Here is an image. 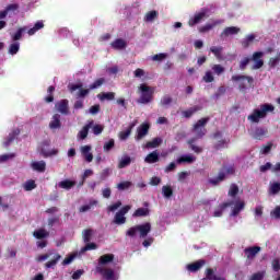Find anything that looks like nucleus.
Listing matches in <instances>:
<instances>
[{"label": "nucleus", "mask_w": 280, "mask_h": 280, "mask_svg": "<svg viewBox=\"0 0 280 280\" xmlns=\"http://www.w3.org/2000/svg\"><path fill=\"white\" fill-rule=\"evenodd\" d=\"M235 34H240V27L237 26H229L223 30L221 36H233Z\"/></svg>", "instance_id": "nucleus-29"}, {"label": "nucleus", "mask_w": 280, "mask_h": 280, "mask_svg": "<svg viewBox=\"0 0 280 280\" xmlns=\"http://www.w3.org/2000/svg\"><path fill=\"white\" fill-rule=\"evenodd\" d=\"M31 166H32V170L39 173H43L47 170V163H45V161L33 162Z\"/></svg>", "instance_id": "nucleus-26"}, {"label": "nucleus", "mask_w": 280, "mask_h": 280, "mask_svg": "<svg viewBox=\"0 0 280 280\" xmlns=\"http://www.w3.org/2000/svg\"><path fill=\"white\" fill-rule=\"evenodd\" d=\"M75 185H77L75 180L63 179V180L58 183V188L59 189H65L66 191H69L71 189H73V187H75Z\"/></svg>", "instance_id": "nucleus-17"}, {"label": "nucleus", "mask_w": 280, "mask_h": 280, "mask_svg": "<svg viewBox=\"0 0 280 280\" xmlns=\"http://www.w3.org/2000/svg\"><path fill=\"white\" fill-rule=\"evenodd\" d=\"M203 280H226V278L215 275L213 269L208 268L206 269V278Z\"/></svg>", "instance_id": "nucleus-22"}, {"label": "nucleus", "mask_w": 280, "mask_h": 280, "mask_svg": "<svg viewBox=\"0 0 280 280\" xmlns=\"http://www.w3.org/2000/svg\"><path fill=\"white\" fill-rule=\"evenodd\" d=\"M16 10H19V4L12 3L7 5L4 10L0 11V30H3L8 25L3 19H5L10 12H16Z\"/></svg>", "instance_id": "nucleus-5"}, {"label": "nucleus", "mask_w": 280, "mask_h": 280, "mask_svg": "<svg viewBox=\"0 0 280 280\" xmlns=\"http://www.w3.org/2000/svg\"><path fill=\"white\" fill-rule=\"evenodd\" d=\"M242 80H246L248 84H253L255 82V79L249 75H244V74H237V75H232V82H242Z\"/></svg>", "instance_id": "nucleus-28"}, {"label": "nucleus", "mask_w": 280, "mask_h": 280, "mask_svg": "<svg viewBox=\"0 0 280 280\" xmlns=\"http://www.w3.org/2000/svg\"><path fill=\"white\" fill-rule=\"evenodd\" d=\"M194 143H196V138H191L190 140H188V144L190 145V150H192V152H195L196 154L202 153V147H198Z\"/></svg>", "instance_id": "nucleus-40"}, {"label": "nucleus", "mask_w": 280, "mask_h": 280, "mask_svg": "<svg viewBox=\"0 0 280 280\" xmlns=\"http://www.w3.org/2000/svg\"><path fill=\"white\" fill-rule=\"evenodd\" d=\"M25 191H32L33 189H36V182L33 179L27 180L24 184Z\"/></svg>", "instance_id": "nucleus-54"}, {"label": "nucleus", "mask_w": 280, "mask_h": 280, "mask_svg": "<svg viewBox=\"0 0 280 280\" xmlns=\"http://www.w3.org/2000/svg\"><path fill=\"white\" fill-rule=\"evenodd\" d=\"M113 49H126V40L118 38L112 43Z\"/></svg>", "instance_id": "nucleus-42"}, {"label": "nucleus", "mask_w": 280, "mask_h": 280, "mask_svg": "<svg viewBox=\"0 0 280 280\" xmlns=\"http://www.w3.org/2000/svg\"><path fill=\"white\" fill-rule=\"evenodd\" d=\"M196 161V156L194 155H182L180 158L177 159V163L178 165L183 164V163H194Z\"/></svg>", "instance_id": "nucleus-37"}, {"label": "nucleus", "mask_w": 280, "mask_h": 280, "mask_svg": "<svg viewBox=\"0 0 280 280\" xmlns=\"http://www.w3.org/2000/svg\"><path fill=\"white\" fill-rule=\"evenodd\" d=\"M234 202L233 201H228V202H223L221 205L218 206V208H215L214 212H213V217L214 218H222V214L224 213L225 209H229V207H233Z\"/></svg>", "instance_id": "nucleus-15"}, {"label": "nucleus", "mask_w": 280, "mask_h": 280, "mask_svg": "<svg viewBox=\"0 0 280 280\" xmlns=\"http://www.w3.org/2000/svg\"><path fill=\"white\" fill-rule=\"evenodd\" d=\"M209 124V117L199 119L192 127V132H195L197 139H202L205 135H207V128H205Z\"/></svg>", "instance_id": "nucleus-4"}, {"label": "nucleus", "mask_w": 280, "mask_h": 280, "mask_svg": "<svg viewBox=\"0 0 280 280\" xmlns=\"http://www.w3.org/2000/svg\"><path fill=\"white\" fill-rule=\"evenodd\" d=\"M253 40H255V35L254 34L247 35L246 38L243 39L242 42L243 47L245 49L250 47V43H253Z\"/></svg>", "instance_id": "nucleus-51"}, {"label": "nucleus", "mask_w": 280, "mask_h": 280, "mask_svg": "<svg viewBox=\"0 0 280 280\" xmlns=\"http://www.w3.org/2000/svg\"><path fill=\"white\" fill-rule=\"evenodd\" d=\"M94 124H95V121L90 120L86 125L83 126V128L78 133V139L80 141H84V139H86V137H89V130H91V128H93Z\"/></svg>", "instance_id": "nucleus-14"}, {"label": "nucleus", "mask_w": 280, "mask_h": 280, "mask_svg": "<svg viewBox=\"0 0 280 280\" xmlns=\"http://www.w3.org/2000/svg\"><path fill=\"white\" fill-rule=\"evenodd\" d=\"M114 224H126V217L119 212H117L114 217Z\"/></svg>", "instance_id": "nucleus-47"}, {"label": "nucleus", "mask_w": 280, "mask_h": 280, "mask_svg": "<svg viewBox=\"0 0 280 280\" xmlns=\"http://www.w3.org/2000/svg\"><path fill=\"white\" fill-rule=\"evenodd\" d=\"M145 215H150V210L148 208H138L133 212V218H145Z\"/></svg>", "instance_id": "nucleus-38"}, {"label": "nucleus", "mask_w": 280, "mask_h": 280, "mask_svg": "<svg viewBox=\"0 0 280 280\" xmlns=\"http://www.w3.org/2000/svg\"><path fill=\"white\" fill-rule=\"evenodd\" d=\"M139 233V225H135L127 230L126 235L127 237H135Z\"/></svg>", "instance_id": "nucleus-56"}, {"label": "nucleus", "mask_w": 280, "mask_h": 280, "mask_svg": "<svg viewBox=\"0 0 280 280\" xmlns=\"http://www.w3.org/2000/svg\"><path fill=\"white\" fill-rule=\"evenodd\" d=\"M137 124H139V120L135 119L133 121H131L127 128L126 131H121L119 133V139H121V141H126V139H128L130 137V135H132V130L135 129V126H137Z\"/></svg>", "instance_id": "nucleus-16"}, {"label": "nucleus", "mask_w": 280, "mask_h": 280, "mask_svg": "<svg viewBox=\"0 0 280 280\" xmlns=\"http://www.w3.org/2000/svg\"><path fill=\"white\" fill-rule=\"evenodd\" d=\"M83 242L85 244H89L91 242V237H93V230L92 229H85L82 232Z\"/></svg>", "instance_id": "nucleus-43"}, {"label": "nucleus", "mask_w": 280, "mask_h": 280, "mask_svg": "<svg viewBox=\"0 0 280 280\" xmlns=\"http://www.w3.org/2000/svg\"><path fill=\"white\" fill-rule=\"evenodd\" d=\"M98 201L95 199L90 200L89 205L81 206L79 211L80 213H86V211H91L92 207H97Z\"/></svg>", "instance_id": "nucleus-36"}, {"label": "nucleus", "mask_w": 280, "mask_h": 280, "mask_svg": "<svg viewBox=\"0 0 280 280\" xmlns=\"http://www.w3.org/2000/svg\"><path fill=\"white\" fill-rule=\"evenodd\" d=\"M201 109H202V107L196 105L194 107H190L189 109L182 112V115L186 119H189L195 113H198V110H201Z\"/></svg>", "instance_id": "nucleus-31"}, {"label": "nucleus", "mask_w": 280, "mask_h": 280, "mask_svg": "<svg viewBox=\"0 0 280 280\" xmlns=\"http://www.w3.org/2000/svg\"><path fill=\"white\" fill-rule=\"evenodd\" d=\"M207 264V261H205L203 259L197 260L192 264L187 265V270H189V272H198V270H200V268H202V266H205Z\"/></svg>", "instance_id": "nucleus-20"}, {"label": "nucleus", "mask_w": 280, "mask_h": 280, "mask_svg": "<svg viewBox=\"0 0 280 280\" xmlns=\"http://www.w3.org/2000/svg\"><path fill=\"white\" fill-rule=\"evenodd\" d=\"M49 128L51 130H58V128H62V122H60V114H55L52 116V119L49 122Z\"/></svg>", "instance_id": "nucleus-24"}, {"label": "nucleus", "mask_w": 280, "mask_h": 280, "mask_svg": "<svg viewBox=\"0 0 280 280\" xmlns=\"http://www.w3.org/2000/svg\"><path fill=\"white\" fill-rule=\"evenodd\" d=\"M79 90V93H78V97H86V95H89L91 89H82V83H78V84H71L69 85V91L70 93H73L75 91Z\"/></svg>", "instance_id": "nucleus-12"}, {"label": "nucleus", "mask_w": 280, "mask_h": 280, "mask_svg": "<svg viewBox=\"0 0 280 280\" xmlns=\"http://www.w3.org/2000/svg\"><path fill=\"white\" fill-rule=\"evenodd\" d=\"M130 163H132V159L129 155H124L118 163V170H124L125 167H128Z\"/></svg>", "instance_id": "nucleus-33"}, {"label": "nucleus", "mask_w": 280, "mask_h": 280, "mask_svg": "<svg viewBox=\"0 0 280 280\" xmlns=\"http://www.w3.org/2000/svg\"><path fill=\"white\" fill-rule=\"evenodd\" d=\"M97 244L95 243H88L81 250L82 253H86V250H96Z\"/></svg>", "instance_id": "nucleus-64"}, {"label": "nucleus", "mask_w": 280, "mask_h": 280, "mask_svg": "<svg viewBox=\"0 0 280 280\" xmlns=\"http://www.w3.org/2000/svg\"><path fill=\"white\" fill-rule=\"evenodd\" d=\"M20 49H21V44H19V42H15L9 46V54L11 56H16Z\"/></svg>", "instance_id": "nucleus-44"}, {"label": "nucleus", "mask_w": 280, "mask_h": 280, "mask_svg": "<svg viewBox=\"0 0 280 280\" xmlns=\"http://www.w3.org/2000/svg\"><path fill=\"white\" fill-rule=\"evenodd\" d=\"M150 132V122H142L138 128H137V133L135 136L136 141H141L142 139H145Z\"/></svg>", "instance_id": "nucleus-6"}, {"label": "nucleus", "mask_w": 280, "mask_h": 280, "mask_svg": "<svg viewBox=\"0 0 280 280\" xmlns=\"http://www.w3.org/2000/svg\"><path fill=\"white\" fill-rule=\"evenodd\" d=\"M160 160L161 159L159 158V151H153L144 158V163H149L150 165H152L154 163H159Z\"/></svg>", "instance_id": "nucleus-23"}, {"label": "nucleus", "mask_w": 280, "mask_h": 280, "mask_svg": "<svg viewBox=\"0 0 280 280\" xmlns=\"http://www.w3.org/2000/svg\"><path fill=\"white\" fill-rule=\"evenodd\" d=\"M203 82L211 83L215 78H213V72L212 71H207L206 74L202 78Z\"/></svg>", "instance_id": "nucleus-62"}, {"label": "nucleus", "mask_w": 280, "mask_h": 280, "mask_svg": "<svg viewBox=\"0 0 280 280\" xmlns=\"http://www.w3.org/2000/svg\"><path fill=\"white\" fill-rule=\"evenodd\" d=\"M40 154L47 159V156H55V154H58V150L46 151L45 149H42Z\"/></svg>", "instance_id": "nucleus-63"}, {"label": "nucleus", "mask_w": 280, "mask_h": 280, "mask_svg": "<svg viewBox=\"0 0 280 280\" xmlns=\"http://www.w3.org/2000/svg\"><path fill=\"white\" fill-rule=\"evenodd\" d=\"M27 27H20L15 34L12 35V40H21L23 38V32H25Z\"/></svg>", "instance_id": "nucleus-52"}, {"label": "nucleus", "mask_w": 280, "mask_h": 280, "mask_svg": "<svg viewBox=\"0 0 280 280\" xmlns=\"http://www.w3.org/2000/svg\"><path fill=\"white\" fill-rule=\"evenodd\" d=\"M101 102H113L115 100V92H103L97 94Z\"/></svg>", "instance_id": "nucleus-27"}, {"label": "nucleus", "mask_w": 280, "mask_h": 280, "mask_svg": "<svg viewBox=\"0 0 280 280\" xmlns=\"http://www.w3.org/2000/svg\"><path fill=\"white\" fill-rule=\"evenodd\" d=\"M33 236L36 237V240H45L49 237V232L45 229H39L33 233Z\"/></svg>", "instance_id": "nucleus-34"}, {"label": "nucleus", "mask_w": 280, "mask_h": 280, "mask_svg": "<svg viewBox=\"0 0 280 280\" xmlns=\"http://www.w3.org/2000/svg\"><path fill=\"white\" fill-rule=\"evenodd\" d=\"M279 191H280V183L279 182H273L272 184H270L269 194L271 196H277V194H279Z\"/></svg>", "instance_id": "nucleus-41"}, {"label": "nucleus", "mask_w": 280, "mask_h": 280, "mask_svg": "<svg viewBox=\"0 0 280 280\" xmlns=\"http://www.w3.org/2000/svg\"><path fill=\"white\" fill-rule=\"evenodd\" d=\"M96 272L98 275H102L103 279L105 280H115V271L109 268H104V267H96Z\"/></svg>", "instance_id": "nucleus-10"}, {"label": "nucleus", "mask_w": 280, "mask_h": 280, "mask_svg": "<svg viewBox=\"0 0 280 280\" xmlns=\"http://www.w3.org/2000/svg\"><path fill=\"white\" fill-rule=\"evenodd\" d=\"M212 71L215 75H222V73H224L225 69H224V67H222V65H213Z\"/></svg>", "instance_id": "nucleus-55"}, {"label": "nucleus", "mask_w": 280, "mask_h": 280, "mask_svg": "<svg viewBox=\"0 0 280 280\" xmlns=\"http://www.w3.org/2000/svg\"><path fill=\"white\" fill-rule=\"evenodd\" d=\"M235 174V166H222V168L219 172V175L214 178H210L209 183L210 185H220V183L224 182L226 179L228 175Z\"/></svg>", "instance_id": "nucleus-3"}, {"label": "nucleus", "mask_w": 280, "mask_h": 280, "mask_svg": "<svg viewBox=\"0 0 280 280\" xmlns=\"http://www.w3.org/2000/svg\"><path fill=\"white\" fill-rule=\"evenodd\" d=\"M55 107L61 115H69V100L65 98L57 102Z\"/></svg>", "instance_id": "nucleus-13"}, {"label": "nucleus", "mask_w": 280, "mask_h": 280, "mask_svg": "<svg viewBox=\"0 0 280 280\" xmlns=\"http://www.w3.org/2000/svg\"><path fill=\"white\" fill-rule=\"evenodd\" d=\"M155 19H159V11H149L145 16H144V21L147 23H152V21H155Z\"/></svg>", "instance_id": "nucleus-39"}, {"label": "nucleus", "mask_w": 280, "mask_h": 280, "mask_svg": "<svg viewBox=\"0 0 280 280\" xmlns=\"http://www.w3.org/2000/svg\"><path fill=\"white\" fill-rule=\"evenodd\" d=\"M105 82H106V79L104 78L96 79L92 84H90V91L100 89V86H102V84H104Z\"/></svg>", "instance_id": "nucleus-49"}, {"label": "nucleus", "mask_w": 280, "mask_h": 280, "mask_svg": "<svg viewBox=\"0 0 280 280\" xmlns=\"http://www.w3.org/2000/svg\"><path fill=\"white\" fill-rule=\"evenodd\" d=\"M132 187V182H121L117 185L118 191H126V189H130Z\"/></svg>", "instance_id": "nucleus-50"}, {"label": "nucleus", "mask_w": 280, "mask_h": 280, "mask_svg": "<svg viewBox=\"0 0 280 280\" xmlns=\"http://www.w3.org/2000/svg\"><path fill=\"white\" fill-rule=\"evenodd\" d=\"M249 62H250V58H248V57L243 58L240 61V69H241V71H245L246 67H248Z\"/></svg>", "instance_id": "nucleus-61"}, {"label": "nucleus", "mask_w": 280, "mask_h": 280, "mask_svg": "<svg viewBox=\"0 0 280 280\" xmlns=\"http://www.w3.org/2000/svg\"><path fill=\"white\" fill-rule=\"evenodd\" d=\"M173 100H172V96L170 95H164L161 101H160V104L162 106H170V104H172Z\"/></svg>", "instance_id": "nucleus-60"}, {"label": "nucleus", "mask_w": 280, "mask_h": 280, "mask_svg": "<svg viewBox=\"0 0 280 280\" xmlns=\"http://www.w3.org/2000/svg\"><path fill=\"white\" fill-rule=\"evenodd\" d=\"M249 59L254 62L252 66L253 71L264 67V51H255Z\"/></svg>", "instance_id": "nucleus-7"}, {"label": "nucleus", "mask_w": 280, "mask_h": 280, "mask_svg": "<svg viewBox=\"0 0 280 280\" xmlns=\"http://www.w3.org/2000/svg\"><path fill=\"white\" fill-rule=\"evenodd\" d=\"M244 207H246V203L244 201L236 200L234 203V208L232 209L231 215L233 218L240 215V212L243 211Z\"/></svg>", "instance_id": "nucleus-21"}, {"label": "nucleus", "mask_w": 280, "mask_h": 280, "mask_svg": "<svg viewBox=\"0 0 280 280\" xmlns=\"http://www.w3.org/2000/svg\"><path fill=\"white\" fill-rule=\"evenodd\" d=\"M205 19H207V9H202L200 12L195 13V15L189 19L188 25L189 27H194V25H198V23H202Z\"/></svg>", "instance_id": "nucleus-8"}, {"label": "nucleus", "mask_w": 280, "mask_h": 280, "mask_svg": "<svg viewBox=\"0 0 280 280\" xmlns=\"http://www.w3.org/2000/svg\"><path fill=\"white\" fill-rule=\"evenodd\" d=\"M210 51L215 56V58H218V60H220L222 58V47H211Z\"/></svg>", "instance_id": "nucleus-57"}, {"label": "nucleus", "mask_w": 280, "mask_h": 280, "mask_svg": "<svg viewBox=\"0 0 280 280\" xmlns=\"http://www.w3.org/2000/svg\"><path fill=\"white\" fill-rule=\"evenodd\" d=\"M150 231H152V224H150V222L138 225V233L140 234V237H148Z\"/></svg>", "instance_id": "nucleus-18"}, {"label": "nucleus", "mask_w": 280, "mask_h": 280, "mask_svg": "<svg viewBox=\"0 0 280 280\" xmlns=\"http://www.w3.org/2000/svg\"><path fill=\"white\" fill-rule=\"evenodd\" d=\"M43 27H45V23L43 21H37L35 25L27 31L28 36H34V34L43 30Z\"/></svg>", "instance_id": "nucleus-32"}, {"label": "nucleus", "mask_w": 280, "mask_h": 280, "mask_svg": "<svg viewBox=\"0 0 280 280\" xmlns=\"http://www.w3.org/2000/svg\"><path fill=\"white\" fill-rule=\"evenodd\" d=\"M272 145H275L272 142H267L266 145L261 147L260 154H270L272 150Z\"/></svg>", "instance_id": "nucleus-53"}, {"label": "nucleus", "mask_w": 280, "mask_h": 280, "mask_svg": "<svg viewBox=\"0 0 280 280\" xmlns=\"http://www.w3.org/2000/svg\"><path fill=\"white\" fill-rule=\"evenodd\" d=\"M113 148H115V140L110 139L108 142H105L103 150H104V152H110V150H113Z\"/></svg>", "instance_id": "nucleus-59"}, {"label": "nucleus", "mask_w": 280, "mask_h": 280, "mask_svg": "<svg viewBox=\"0 0 280 280\" xmlns=\"http://www.w3.org/2000/svg\"><path fill=\"white\" fill-rule=\"evenodd\" d=\"M20 135L21 129H14L11 133H9L7 140L4 141L5 148H8V145H10V143H12V141H14V139H16Z\"/></svg>", "instance_id": "nucleus-30"}, {"label": "nucleus", "mask_w": 280, "mask_h": 280, "mask_svg": "<svg viewBox=\"0 0 280 280\" xmlns=\"http://www.w3.org/2000/svg\"><path fill=\"white\" fill-rule=\"evenodd\" d=\"M261 252L260 246H252V247H246L244 249L245 257L249 260L253 261L257 257V254Z\"/></svg>", "instance_id": "nucleus-11"}, {"label": "nucleus", "mask_w": 280, "mask_h": 280, "mask_svg": "<svg viewBox=\"0 0 280 280\" xmlns=\"http://www.w3.org/2000/svg\"><path fill=\"white\" fill-rule=\"evenodd\" d=\"M253 139L256 141H264L266 137H268V128L266 127H256L254 132L252 133Z\"/></svg>", "instance_id": "nucleus-9"}, {"label": "nucleus", "mask_w": 280, "mask_h": 280, "mask_svg": "<svg viewBox=\"0 0 280 280\" xmlns=\"http://www.w3.org/2000/svg\"><path fill=\"white\" fill-rule=\"evenodd\" d=\"M115 260L114 254H105L100 257L98 259V266H106V264H110Z\"/></svg>", "instance_id": "nucleus-25"}, {"label": "nucleus", "mask_w": 280, "mask_h": 280, "mask_svg": "<svg viewBox=\"0 0 280 280\" xmlns=\"http://www.w3.org/2000/svg\"><path fill=\"white\" fill-rule=\"evenodd\" d=\"M163 143V139L161 138H154L152 141H148L144 145L148 150L159 148Z\"/></svg>", "instance_id": "nucleus-35"}, {"label": "nucleus", "mask_w": 280, "mask_h": 280, "mask_svg": "<svg viewBox=\"0 0 280 280\" xmlns=\"http://www.w3.org/2000/svg\"><path fill=\"white\" fill-rule=\"evenodd\" d=\"M238 194H240V187L236 184H232L230 186L228 196H230V198H235V196H237Z\"/></svg>", "instance_id": "nucleus-46"}, {"label": "nucleus", "mask_w": 280, "mask_h": 280, "mask_svg": "<svg viewBox=\"0 0 280 280\" xmlns=\"http://www.w3.org/2000/svg\"><path fill=\"white\" fill-rule=\"evenodd\" d=\"M139 91L141 93L138 104H150L154 100V88L149 86L145 83L140 84Z\"/></svg>", "instance_id": "nucleus-2"}, {"label": "nucleus", "mask_w": 280, "mask_h": 280, "mask_svg": "<svg viewBox=\"0 0 280 280\" xmlns=\"http://www.w3.org/2000/svg\"><path fill=\"white\" fill-rule=\"evenodd\" d=\"M81 154L86 161V163H91L93 161V153H91V145L81 147Z\"/></svg>", "instance_id": "nucleus-19"}, {"label": "nucleus", "mask_w": 280, "mask_h": 280, "mask_svg": "<svg viewBox=\"0 0 280 280\" xmlns=\"http://www.w3.org/2000/svg\"><path fill=\"white\" fill-rule=\"evenodd\" d=\"M162 194L164 198H172L174 196V189H172V186H163Z\"/></svg>", "instance_id": "nucleus-48"}, {"label": "nucleus", "mask_w": 280, "mask_h": 280, "mask_svg": "<svg viewBox=\"0 0 280 280\" xmlns=\"http://www.w3.org/2000/svg\"><path fill=\"white\" fill-rule=\"evenodd\" d=\"M275 106L270 104H264L260 106V109H254V112L247 117L248 121L252 124H259V119H265L268 113H272Z\"/></svg>", "instance_id": "nucleus-1"}, {"label": "nucleus", "mask_w": 280, "mask_h": 280, "mask_svg": "<svg viewBox=\"0 0 280 280\" xmlns=\"http://www.w3.org/2000/svg\"><path fill=\"white\" fill-rule=\"evenodd\" d=\"M60 259H62V256H60V254H54V259L46 262V268H54V266H56V264H58Z\"/></svg>", "instance_id": "nucleus-45"}, {"label": "nucleus", "mask_w": 280, "mask_h": 280, "mask_svg": "<svg viewBox=\"0 0 280 280\" xmlns=\"http://www.w3.org/2000/svg\"><path fill=\"white\" fill-rule=\"evenodd\" d=\"M92 132L95 136L102 135V132H104V125H94V126H92Z\"/></svg>", "instance_id": "nucleus-58"}]
</instances>
